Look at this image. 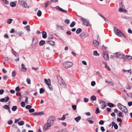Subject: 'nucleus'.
<instances>
[{"label": "nucleus", "mask_w": 132, "mask_h": 132, "mask_svg": "<svg viewBox=\"0 0 132 132\" xmlns=\"http://www.w3.org/2000/svg\"><path fill=\"white\" fill-rule=\"evenodd\" d=\"M55 120V118L54 116L50 117L47 120V122L43 127V130L45 131L49 129L52 126Z\"/></svg>", "instance_id": "obj_1"}, {"label": "nucleus", "mask_w": 132, "mask_h": 132, "mask_svg": "<svg viewBox=\"0 0 132 132\" xmlns=\"http://www.w3.org/2000/svg\"><path fill=\"white\" fill-rule=\"evenodd\" d=\"M57 78L59 83L61 85H63L64 88L66 87V85L62 77H60L59 75H57L56 76Z\"/></svg>", "instance_id": "obj_2"}, {"label": "nucleus", "mask_w": 132, "mask_h": 132, "mask_svg": "<svg viewBox=\"0 0 132 132\" xmlns=\"http://www.w3.org/2000/svg\"><path fill=\"white\" fill-rule=\"evenodd\" d=\"M26 0H19V4L21 5L24 8L27 7V8H29V6H27V4L26 2Z\"/></svg>", "instance_id": "obj_3"}, {"label": "nucleus", "mask_w": 132, "mask_h": 132, "mask_svg": "<svg viewBox=\"0 0 132 132\" xmlns=\"http://www.w3.org/2000/svg\"><path fill=\"white\" fill-rule=\"evenodd\" d=\"M73 63L70 61L65 62L63 64V67L67 69L71 67Z\"/></svg>", "instance_id": "obj_4"}, {"label": "nucleus", "mask_w": 132, "mask_h": 132, "mask_svg": "<svg viewBox=\"0 0 132 132\" xmlns=\"http://www.w3.org/2000/svg\"><path fill=\"white\" fill-rule=\"evenodd\" d=\"M80 20L82 22L83 25L85 26L86 27L89 26L88 24L90 25L89 22L86 21V20L84 18H81L80 19Z\"/></svg>", "instance_id": "obj_5"}, {"label": "nucleus", "mask_w": 132, "mask_h": 132, "mask_svg": "<svg viewBox=\"0 0 132 132\" xmlns=\"http://www.w3.org/2000/svg\"><path fill=\"white\" fill-rule=\"evenodd\" d=\"M38 40L37 38L36 37H34L32 39V43L30 46L35 45L37 43Z\"/></svg>", "instance_id": "obj_6"}, {"label": "nucleus", "mask_w": 132, "mask_h": 132, "mask_svg": "<svg viewBox=\"0 0 132 132\" xmlns=\"http://www.w3.org/2000/svg\"><path fill=\"white\" fill-rule=\"evenodd\" d=\"M114 30L117 35L120 37H122V36L120 34V33L121 32L120 30H119L116 27H114Z\"/></svg>", "instance_id": "obj_7"}, {"label": "nucleus", "mask_w": 132, "mask_h": 132, "mask_svg": "<svg viewBox=\"0 0 132 132\" xmlns=\"http://www.w3.org/2000/svg\"><path fill=\"white\" fill-rule=\"evenodd\" d=\"M9 97L8 96H7L4 98H2L0 100V102L3 103L4 102H7L9 101Z\"/></svg>", "instance_id": "obj_8"}, {"label": "nucleus", "mask_w": 132, "mask_h": 132, "mask_svg": "<svg viewBox=\"0 0 132 132\" xmlns=\"http://www.w3.org/2000/svg\"><path fill=\"white\" fill-rule=\"evenodd\" d=\"M80 36L81 38H84L87 37L88 35L86 32H82L80 34Z\"/></svg>", "instance_id": "obj_9"}, {"label": "nucleus", "mask_w": 132, "mask_h": 132, "mask_svg": "<svg viewBox=\"0 0 132 132\" xmlns=\"http://www.w3.org/2000/svg\"><path fill=\"white\" fill-rule=\"evenodd\" d=\"M31 115H33L34 116L44 115V113L43 112H34L30 114Z\"/></svg>", "instance_id": "obj_10"}, {"label": "nucleus", "mask_w": 132, "mask_h": 132, "mask_svg": "<svg viewBox=\"0 0 132 132\" xmlns=\"http://www.w3.org/2000/svg\"><path fill=\"white\" fill-rule=\"evenodd\" d=\"M55 8L59 10L60 11L63 12L64 13H65L67 12V10H63L58 6H56L55 7Z\"/></svg>", "instance_id": "obj_11"}, {"label": "nucleus", "mask_w": 132, "mask_h": 132, "mask_svg": "<svg viewBox=\"0 0 132 132\" xmlns=\"http://www.w3.org/2000/svg\"><path fill=\"white\" fill-rule=\"evenodd\" d=\"M44 80L45 82L48 86L50 85L51 83V81L50 79L48 78L47 79L46 78H45Z\"/></svg>", "instance_id": "obj_12"}, {"label": "nucleus", "mask_w": 132, "mask_h": 132, "mask_svg": "<svg viewBox=\"0 0 132 132\" xmlns=\"http://www.w3.org/2000/svg\"><path fill=\"white\" fill-rule=\"evenodd\" d=\"M22 68L21 69V71L23 72H26L27 70V68L25 67V65L24 64L22 63L21 64Z\"/></svg>", "instance_id": "obj_13"}, {"label": "nucleus", "mask_w": 132, "mask_h": 132, "mask_svg": "<svg viewBox=\"0 0 132 132\" xmlns=\"http://www.w3.org/2000/svg\"><path fill=\"white\" fill-rule=\"evenodd\" d=\"M103 56L106 60H108L109 59V56L106 52H104L103 53Z\"/></svg>", "instance_id": "obj_14"}, {"label": "nucleus", "mask_w": 132, "mask_h": 132, "mask_svg": "<svg viewBox=\"0 0 132 132\" xmlns=\"http://www.w3.org/2000/svg\"><path fill=\"white\" fill-rule=\"evenodd\" d=\"M93 43L95 47H97L99 45V42L96 40H94L93 42Z\"/></svg>", "instance_id": "obj_15"}, {"label": "nucleus", "mask_w": 132, "mask_h": 132, "mask_svg": "<svg viewBox=\"0 0 132 132\" xmlns=\"http://www.w3.org/2000/svg\"><path fill=\"white\" fill-rule=\"evenodd\" d=\"M122 109H123V110L121 109V110L122 112L125 113L128 112L127 108L126 106L123 105V106H122Z\"/></svg>", "instance_id": "obj_16"}, {"label": "nucleus", "mask_w": 132, "mask_h": 132, "mask_svg": "<svg viewBox=\"0 0 132 132\" xmlns=\"http://www.w3.org/2000/svg\"><path fill=\"white\" fill-rule=\"evenodd\" d=\"M42 33V37L44 39L46 38L47 37L46 32L45 31H43Z\"/></svg>", "instance_id": "obj_17"}, {"label": "nucleus", "mask_w": 132, "mask_h": 132, "mask_svg": "<svg viewBox=\"0 0 132 132\" xmlns=\"http://www.w3.org/2000/svg\"><path fill=\"white\" fill-rule=\"evenodd\" d=\"M48 44L52 46H54L55 44V43L52 40H49L47 42Z\"/></svg>", "instance_id": "obj_18"}, {"label": "nucleus", "mask_w": 132, "mask_h": 132, "mask_svg": "<svg viewBox=\"0 0 132 132\" xmlns=\"http://www.w3.org/2000/svg\"><path fill=\"white\" fill-rule=\"evenodd\" d=\"M16 2H11L10 3V5L12 7H14L16 6Z\"/></svg>", "instance_id": "obj_19"}, {"label": "nucleus", "mask_w": 132, "mask_h": 132, "mask_svg": "<svg viewBox=\"0 0 132 132\" xmlns=\"http://www.w3.org/2000/svg\"><path fill=\"white\" fill-rule=\"evenodd\" d=\"M45 43L44 40H41L39 42V45L40 46H42L45 44Z\"/></svg>", "instance_id": "obj_20"}, {"label": "nucleus", "mask_w": 132, "mask_h": 132, "mask_svg": "<svg viewBox=\"0 0 132 132\" xmlns=\"http://www.w3.org/2000/svg\"><path fill=\"white\" fill-rule=\"evenodd\" d=\"M19 95H18V93L17 92L16 93V95L17 96H19L20 97L19 98V99L20 100L19 102H20L21 101V99L23 97V96H22L21 93L20 92H19Z\"/></svg>", "instance_id": "obj_21"}, {"label": "nucleus", "mask_w": 132, "mask_h": 132, "mask_svg": "<svg viewBox=\"0 0 132 132\" xmlns=\"http://www.w3.org/2000/svg\"><path fill=\"white\" fill-rule=\"evenodd\" d=\"M16 34H18L19 36H22L24 35V32L22 31H18Z\"/></svg>", "instance_id": "obj_22"}, {"label": "nucleus", "mask_w": 132, "mask_h": 132, "mask_svg": "<svg viewBox=\"0 0 132 132\" xmlns=\"http://www.w3.org/2000/svg\"><path fill=\"white\" fill-rule=\"evenodd\" d=\"M107 104L108 105V106L111 108L113 107L114 106V105L113 104L111 103H109V102L107 103Z\"/></svg>", "instance_id": "obj_23"}, {"label": "nucleus", "mask_w": 132, "mask_h": 132, "mask_svg": "<svg viewBox=\"0 0 132 132\" xmlns=\"http://www.w3.org/2000/svg\"><path fill=\"white\" fill-rule=\"evenodd\" d=\"M125 56L124 55L122 54L119 53V57H118L120 59H123V60H125Z\"/></svg>", "instance_id": "obj_24"}, {"label": "nucleus", "mask_w": 132, "mask_h": 132, "mask_svg": "<svg viewBox=\"0 0 132 132\" xmlns=\"http://www.w3.org/2000/svg\"><path fill=\"white\" fill-rule=\"evenodd\" d=\"M81 119V117L80 116H78V117L75 118V120L77 122H78Z\"/></svg>", "instance_id": "obj_25"}, {"label": "nucleus", "mask_w": 132, "mask_h": 132, "mask_svg": "<svg viewBox=\"0 0 132 132\" xmlns=\"http://www.w3.org/2000/svg\"><path fill=\"white\" fill-rule=\"evenodd\" d=\"M54 35L53 34H50L48 35V39H53Z\"/></svg>", "instance_id": "obj_26"}, {"label": "nucleus", "mask_w": 132, "mask_h": 132, "mask_svg": "<svg viewBox=\"0 0 132 132\" xmlns=\"http://www.w3.org/2000/svg\"><path fill=\"white\" fill-rule=\"evenodd\" d=\"M125 59L127 60H130L131 59V57L129 56L128 55H126V56H125Z\"/></svg>", "instance_id": "obj_27"}, {"label": "nucleus", "mask_w": 132, "mask_h": 132, "mask_svg": "<svg viewBox=\"0 0 132 132\" xmlns=\"http://www.w3.org/2000/svg\"><path fill=\"white\" fill-rule=\"evenodd\" d=\"M18 123L19 125L22 126L24 124V122L23 121H21L18 122Z\"/></svg>", "instance_id": "obj_28"}, {"label": "nucleus", "mask_w": 132, "mask_h": 132, "mask_svg": "<svg viewBox=\"0 0 132 132\" xmlns=\"http://www.w3.org/2000/svg\"><path fill=\"white\" fill-rule=\"evenodd\" d=\"M123 105L120 103H118L117 104V106L118 108L121 110L122 109L121 106L122 107Z\"/></svg>", "instance_id": "obj_29"}, {"label": "nucleus", "mask_w": 132, "mask_h": 132, "mask_svg": "<svg viewBox=\"0 0 132 132\" xmlns=\"http://www.w3.org/2000/svg\"><path fill=\"white\" fill-rule=\"evenodd\" d=\"M44 92L45 90L43 88H42L39 89V93L40 94H42Z\"/></svg>", "instance_id": "obj_30"}, {"label": "nucleus", "mask_w": 132, "mask_h": 132, "mask_svg": "<svg viewBox=\"0 0 132 132\" xmlns=\"http://www.w3.org/2000/svg\"><path fill=\"white\" fill-rule=\"evenodd\" d=\"M42 14V12L40 10H39L37 13V15L39 17H40L41 16Z\"/></svg>", "instance_id": "obj_31"}, {"label": "nucleus", "mask_w": 132, "mask_h": 132, "mask_svg": "<svg viewBox=\"0 0 132 132\" xmlns=\"http://www.w3.org/2000/svg\"><path fill=\"white\" fill-rule=\"evenodd\" d=\"M17 107L16 106H13L12 108V110L13 111H15L17 110Z\"/></svg>", "instance_id": "obj_32"}, {"label": "nucleus", "mask_w": 132, "mask_h": 132, "mask_svg": "<svg viewBox=\"0 0 132 132\" xmlns=\"http://www.w3.org/2000/svg\"><path fill=\"white\" fill-rule=\"evenodd\" d=\"M82 30L81 28H78L76 30V32L77 34H79L82 31Z\"/></svg>", "instance_id": "obj_33"}, {"label": "nucleus", "mask_w": 132, "mask_h": 132, "mask_svg": "<svg viewBox=\"0 0 132 132\" xmlns=\"http://www.w3.org/2000/svg\"><path fill=\"white\" fill-rule=\"evenodd\" d=\"M12 50L13 51L12 52L13 54H14L16 57L19 56V55L17 53H16V52L13 49H12Z\"/></svg>", "instance_id": "obj_34"}, {"label": "nucleus", "mask_w": 132, "mask_h": 132, "mask_svg": "<svg viewBox=\"0 0 132 132\" xmlns=\"http://www.w3.org/2000/svg\"><path fill=\"white\" fill-rule=\"evenodd\" d=\"M122 114L123 113L122 112H120L118 114H117V115L120 117H123V115H122Z\"/></svg>", "instance_id": "obj_35"}, {"label": "nucleus", "mask_w": 132, "mask_h": 132, "mask_svg": "<svg viewBox=\"0 0 132 132\" xmlns=\"http://www.w3.org/2000/svg\"><path fill=\"white\" fill-rule=\"evenodd\" d=\"M24 28H26V30L28 31H30V26L29 25L26 26V27H24Z\"/></svg>", "instance_id": "obj_36"}, {"label": "nucleus", "mask_w": 132, "mask_h": 132, "mask_svg": "<svg viewBox=\"0 0 132 132\" xmlns=\"http://www.w3.org/2000/svg\"><path fill=\"white\" fill-rule=\"evenodd\" d=\"M90 99L93 101H94L96 100V97L94 95H92L90 97Z\"/></svg>", "instance_id": "obj_37"}, {"label": "nucleus", "mask_w": 132, "mask_h": 132, "mask_svg": "<svg viewBox=\"0 0 132 132\" xmlns=\"http://www.w3.org/2000/svg\"><path fill=\"white\" fill-rule=\"evenodd\" d=\"M48 88H49L51 91H52L53 90V86L51 85V84L50 85H49L48 86Z\"/></svg>", "instance_id": "obj_38"}, {"label": "nucleus", "mask_w": 132, "mask_h": 132, "mask_svg": "<svg viewBox=\"0 0 132 132\" xmlns=\"http://www.w3.org/2000/svg\"><path fill=\"white\" fill-rule=\"evenodd\" d=\"M114 54V57L116 58H118L119 57V53H115Z\"/></svg>", "instance_id": "obj_39"}, {"label": "nucleus", "mask_w": 132, "mask_h": 132, "mask_svg": "<svg viewBox=\"0 0 132 132\" xmlns=\"http://www.w3.org/2000/svg\"><path fill=\"white\" fill-rule=\"evenodd\" d=\"M23 97H25L26 99L25 100V102L27 104H28V97L27 96H23Z\"/></svg>", "instance_id": "obj_40"}, {"label": "nucleus", "mask_w": 132, "mask_h": 132, "mask_svg": "<svg viewBox=\"0 0 132 132\" xmlns=\"http://www.w3.org/2000/svg\"><path fill=\"white\" fill-rule=\"evenodd\" d=\"M3 108L5 109L8 110L10 108L9 105H5L3 106Z\"/></svg>", "instance_id": "obj_41"}, {"label": "nucleus", "mask_w": 132, "mask_h": 132, "mask_svg": "<svg viewBox=\"0 0 132 132\" xmlns=\"http://www.w3.org/2000/svg\"><path fill=\"white\" fill-rule=\"evenodd\" d=\"M65 118L66 117L64 115H63L62 117L61 118H58V119L59 120H63L65 119Z\"/></svg>", "instance_id": "obj_42"}, {"label": "nucleus", "mask_w": 132, "mask_h": 132, "mask_svg": "<svg viewBox=\"0 0 132 132\" xmlns=\"http://www.w3.org/2000/svg\"><path fill=\"white\" fill-rule=\"evenodd\" d=\"M93 54L95 56H99L100 54L98 53L96 51H95L93 52Z\"/></svg>", "instance_id": "obj_43"}, {"label": "nucleus", "mask_w": 132, "mask_h": 132, "mask_svg": "<svg viewBox=\"0 0 132 132\" xmlns=\"http://www.w3.org/2000/svg\"><path fill=\"white\" fill-rule=\"evenodd\" d=\"M63 27H62L61 25H56V28L57 29H58V30L59 29H57V28H60L61 29V30H62L63 29Z\"/></svg>", "instance_id": "obj_44"}, {"label": "nucleus", "mask_w": 132, "mask_h": 132, "mask_svg": "<svg viewBox=\"0 0 132 132\" xmlns=\"http://www.w3.org/2000/svg\"><path fill=\"white\" fill-rule=\"evenodd\" d=\"M90 119L91 118H88L87 119V120L90 124H92L94 122L92 120H90Z\"/></svg>", "instance_id": "obj_45"}, {"label": "nucleus", "mask_w": 132, "mask_h": 132, "mask_svg": "<svg viewBox=\"0 0 132 132\" xmlns=\"http://www.w3.org/2000/svg\"><path fill=\"white\" fill-rule=\"evenodd\" d=\"M13 20L12 19H9L7 20V22L9 24H10L11 23L12 21Z\"/></svg>", "instance_id": "obj_46"}, {"label": "nucleus", "mask_w": 132, "mask_h": 132, "mask_svg": "<svg viewBox=\"0 0 132 132\" xmlns=\"http://www.w3.org/2000/svg\"><path fill=\"white\" fill-rule=\"evenodd\" d=\"M32 107L31 105H27L26 106V109L29 110Z\"/></svg>", "instance_id": "obj_47"}, {"label": "nucleus", "mask_w": 132, "mask_h": 132, "mask_svg": "<svg viewBox=\"0 0 132 132\" xmlns=\"http://www.w3.org/2000/svg\"><path fill=\"white\" fill-rule=\"evenodd\" d=\"M21 106L22 107H24L25 106V104L24 102L22 101L21 103Z\"/></svg>", "instance_id": "obj_48"}, {"label": "nucleus", "mask_w": 132, "mask_h": 132, "mask_svg": "<svg viewBox=\"0 0 132 132\" xmlns=\"http://www.w3.org/2000/svg\"><path fill=\"white\" fill-rule=\"evenodd\" d=\"M70 20L67 19H66L64 20V22L66 24H68L69 23Z\"/></svg>", "instance_id": "obj_49"}, {"label": "nucleus", "mask_w": 132, "mask_h": 132, "mask_svg": "<svg viewBox=\"0 0 132 132\" xmlns=\"http://www.w3.org/2000/svg\"><path fill=\"white\" fill-rule=\"evenodd\" d=\"M15 90L17 92H19L20 91V88L19 86L16 87Z\"/></svg>", "instance_id": "obj_50"}, {"label": "nucleus", "mask_w": 132, "mask_h": 132, "mask_svg": "<svg viewBox=\"0 0 132 132\" xmlns=\"http://www.w3.org/2000/svg\"><path fill=\"white\" fill-rule=\"evenodd\" d=\"M122 71H123L124 72H126L127 71L128 73H131V69H130L128 70H126L124 69H123L122 70Z\"/></svg>", "instance_id": "obj_51"}, {"label": "nucleus", "mask_w": 132, "mask_h": 132, "mask_svg": "<svg viewBox=\"0 0 132 132\" xmlns=\"http://www.w3.org/2000/svg\"><path fill=\"white\" fill-rule=\"evenodd\" d=\"M100 112V111H99V109L98 108H96L95 111V113L96 114H97L98 113Z\"/></svg>", "instance_id": "obj_52"}, {"label": "nucleus", "mask_w": 132, "mask_h": 132, "mask_svg": "<svg viewBox=\"0 0 132 132\" xmlns=\"http://www.w3.org/2000/svg\"><path fill=\"white\" fill-rule=\"evenodd\" d=\"M13 123V121L12 120H10L7 122V124L9 125H11Z\"/></svg>", "instance_id": "obj_53"}, {"label": "nucleus", "mask_w": 132, "mask_h": 132, "mask_svg": "<svg viewBox=\"0 0 132 132\" xmlns=\"http://www.w3.org/2000/svg\"><path fill=\"white\" fill-rule=\"evenodd\" d=\"M35 111V110L34 109L32 108V109H30L29 110V112L30 113H32L34 112Z\"/></svg>", "instance_id": "obj_54"}, {"label": "nucleus", "mask_w": 132, "mask_h": 132, "mask_svg": "<svg viewBox=\"0 0 132 132\" xmlns=\"http://www.w3.org/2000/svg\"><path fill=\"white\" fill-rule=\"evenodd\" d=\"M50 3V2L49 1H47L45 3V6L46 7H47L48 5Z\"/></svg>", "instance_id": "obj_55"}, {"label": "nucleus", "mask_w": 132, "mask_h": 132, "mask_svg": "<svg viewBox=\"0 0 132 132\" xmlns=\"http://www.w3.org/2000/svg\"><path fill=\"white\" fill-rule=\"evenodd\" d=\"M26 81L28 84H30L31 83V81L30 79L29 78H27L26 80Z\"/></svg>", "instance_id": "obj_56"}, {"label": "nucleus", "mask_w": 132, "mask_h": 132, "mask_svg": "<svg viewBox=\"0 0 132 132\" xmlns=\"http://www.w3.org/2000/svg\"><path fill=\"white\" fill-rule=\"evenodd\" d=\"M12 77H14L16 76V73L14 70L13 71L12 73Z\"/></svg>", "instance_id": "obj_57"}, {"label": "nucleus", "mask_w": 132, "mask_h": 132, "mask_svg": "<svg viewBox=\"0 0 132 132\" xmlns=\"http://www.w3.org/2000/svg\"><path fill=\"white\" fill-rule=\"evenodd\" d=\"M104 121L102 120H101L99 122V123L100 125H103L104 124Z\"/></svg>", "instance_id": "obj_58"}, {"label": "nucleus", "mask_w": 132, "mask_h": 132, "mask_svg": "<svg viewBox=\"0 0 132 132\" xmlns=\"http://www.w3.org/2000/svg\"><path fill=\"white\" fill-rule=\"evenodd\" d=\"M83 100L84 101L85 103L89 101V99L88 98L85 97L84 98Z\"/></svg>", "instance_id": "obj_59"}, {"label": "nucleus", "mask_w": 132, "mask_h": 132, "mask_svg": "<svg viewBox=\"0 0 132 132\" xmlns=\"http://www.w3.org/2000/svg\"><path fill=\"white\" fill-rule=\"evenodd\" d=\"M114 129L116 130L118 128V126L117 125L116 123L114 124L113 126Z\"/></svg>", "instance_id": "obj_60"}, {"label": "nucleus", "mask_w": 132, "mask_h": 132, "mask_svg": "<svg viewBox=\"0 0 132 132\" xmlns=\"http://www.w3.org/2000/svg\"><path fill=\"white\" fill-rule=\"evenodd\" d=\"M126 87V89H130L131 88V86L129 85H127Z\"/></svg>", "instance_id": "obj_61"}, {"label": "nucleus", "mask_w": 132, "mask_h": 132, "mask_svg": "<svg viewBox=\"0 0 132 132\" xmlns=\"http://www.w3.org/2000/svg\"><path fill=\"white\" fill-rule=\"evenodd\" d=\"M71 27H73L74 26V21H73L70 26Z\"/></svg>", "instance_id": "obj_62"}, {"label": "nucleus", "mask_w": 132, "mask_h": 132, "mask_svg": "<svg viewBox=\"0 0 132 132\" xmlns=\"http://www.w3.org/2000/svg\"><path fill=\"white\" fill-rule=\"evenodd\" d=\"M117 121L118 122H122V120L121 119L119 118H118L117 119Z\"/></svg>", "instance_id": "obj_63"}, {"label": "nucleus", "mask_w": 132, "mask_h": 132, "mask_svg": "<svg viewBox=\"0 0 132 132\" xmlns=\"http://www.w3.org/2000/svg\"><path fill=\"white\" fill-rule=\"evenodd\" d=\"M96 84L95 82L94 81H92L91 82V85L92 86H94Z\"/></svg>", "instance_id": "obj_64"}]
</instances>
